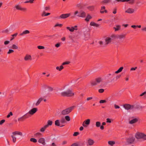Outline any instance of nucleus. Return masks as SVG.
<instances>
[{
  "instance_id": "nucleus-1",
  "label": "nucleus",
  "mask_w": 146,
  "mask_h": 146,
  "mask_svg": "<svg viewBox=\"0 0 146 146\" xmlns=\"http://www.w3.org/2000/svg\"><path fill=\"white\" fill-rule=\"evenodd\" d=\"M135 137L137 139H142L143 140H146V134L144 133L137 132L136 133Z\"/></svg>"
},
{
  "instance_id": "nucleus-2",
  "label": "nucleus",
  "mask_w": 146,
  "mask_h": 146,
  "mask_svg": "<svg viewBox=\"0 0 146 146\" xmlns=\"http://www.w3.org/2000/svg\"><path fill=\"white\" fill-rule=\"evenodd\" d=\"M16 135L22 136H23V134L22 132L19 131H16L13 132L11 137L12 139V141L14 143H15L16 142L17 138L16 137Z\"/></svg>"
},
{
  "instance_id": "nucleus-3",
  "label": "nucleus",
  "mask_w": 146,
  "mask_h": 146,
  "mask_svg": "<svg viewBox=\"0 0 146 146\" xmlns=\"http://www.w3.org/2000/svg\"><path fill=\"white\" fill-rule=\"evenodd\" d=\"M61 95L63 96L71 97L74 96V94L70 89H68L67 91L62 92Z\"/></svg>"
},
{
  "instance_id": "nucleus-4",
  "label": "nucleus",
  "mask_w": 146,
  "mask_h": 146,
  "mask_svg": "<svg viewBox=\"0 0 146 146\" xmlns=\"http://www.w3.org/2000/svg\"><path fill=\"white\" fill-rule=\"evenodd\" d=\"M115 36L114 35H112L110 36L106 37L105 38L104 45H107L111 43L112 40L115 38Z\"/></svg>"
},
{
  "instance_id": "nucleus-5",
  "label": "nucleus",
  "mask_w": 146,
  "mask_h": 146,
  "mask_svg": "<svg viewBox=\"0 0 146 146\" xmlns=\"http://www.w3.org/2000/svg\"><path fill=\"white\" fill-rule=\"evenodd\" d=\"M75 107L74 106H71L66 109L63 110L61 113L64 115L68 114Z\"/></svg>"
},
{
  "instance_id": "nucleus-6",
  "label": "nucleus",
  "mask_w": 146,
  "mask_h": 146,
  "mask_svg": "<svg viewBox=\"0 0 146 146\" xmlns=\"http://www.w3.org/2000/svg\"><path fill=\"white\" fill-rule=\"evenodd\" d=\"M95 141L90 138H88L86 140V144L87 146H92L94 145Z\"/></svg>"
},
{
  "instance_id": "nucleus-7",
  "label": "nucleus",
  "mask_w": 146,
  "mask_h": 146,
  "mask_svg": "<svg viewBox=\"0 0 146 146\" xmlns=\"http://www.w3.org/2000/svg\"><path fill=\"white\" fill-rule=\"evenodd\" d=\"M16 29L15 25L13 24L11 25L7 29L3 31L4 33H8L10 31H13Z\"/></svg>"
},
{
  "instance_id": "nucleus-8",
  "label": "nucleus",
  "mask_w": 146,
  "mask_h": 146,
  "mask_svg": "<svg viewBox=\"0 0 146 146\" xmlns=\"http://www.w3.org/2000/svg\"><path fill=\"white\" fill-rule=\"evenodd\" d=\"M90 120L89 119H87L84 121L82 124V125L84 127H86L90 125Z\"/></svg>"
},
{
  "instance_id": "nucleus-9",
  "label": "nucleus",
  "mask_w": 146,
  "mask_h": 146,
  "mask_svg": "<svg viewBox=\"0 0 146 146\" xmlns=\"http://www.w3.org/2000/svg\"><path fill=\"white\" fill-rule=\"evenodd\" d=\"M29 117V116H27V113H26L22 116L19 117L18 119V120L19 122L23 121L25 119Z\"/></svg>"
},
{
  "instance_id": "nucleus-10",
  "label": "nucleus",
  "mask_w": 146,
  "mask_h": 146,
  "mask_svg": "<svg viewBox=\"0 0 146 146\" xmlns=\"http://www.w3.org/2000/svg\"><path fill=\"white\" fill-rule=\"evenodd\" d=\"M38 108H33L30 110L28 113V114H29L31 115H32L38 111Z\"/></svg>"
},
{
  "instance_id": "nucleus-11",
  "label": "nucleus",
  "mask_w": 146,
  "mask_h": 146,
  "mask_svg": "<svg viewBox=\"0 0 146 146\" xmlns=\"http://www.w3.org/2000/svg\"><path fill=\"white\" fill-rule=\"evenodd\" d=\"M115 3L128 2L130 3H133L134 2V0H115Z\"/></svg>"
},
{
  "instance_id": "nucleus-12",
  "label": "nucleus",
  "mask_w": 146,
  "mask_h": 146,
  "mask_svg": "<svg viewBox=\"0 0 146 146\" xmlns=\"http://www.w3.org/2000/svg\"><path fill=\"white\" fill-rule=\"evenodd\" d=\"M86 13L85 11L82 10L80 11L79 17L84 18L86 17Z\"/></svg>"
},
{
  "instance_id": "nucleus-13",
  "label": "nucleus",
  "mask_w": 146,
  "mask_h": 146,
  "mask_svg": "<svg viewBox=\"0 0 146 146\" xmlns=\"http://www.w3.org/2000/svg\"><path fill=\"white\" fill-rule=\"evenodd\" d=\"M123 108L125 110H128L130 109H132L133 108V106H131L130 105L128 104H126L123 105Z\"/></svg>"
},
{
  "instance_id": "nucleus-14",
  "label": "nucleus",
  "mask_w": 146,
  "mask_h": 146,
  "mask_svg": "<svg viewBox=\"0 0 146 146\" xmlns=\"http://www.w3.org/2000/svg\"><path fill=\"white\" fill-rule=\"evenodd\" d=\"M100 12L101 14H103L104 13H108V11L106 9V7L105 6H101Z\"/></svg>"
},
{
  "instance_id": "nucleus-15",
  "label": "nucleus",
  "mask_w": 146,
  "mask_h": 146,
  "mask_svg": "<svg viewBox=\"0 0 146 146\" xmlns=\"http://www.w3.org/2000/svg\"><path fill=\"white\" fill-rule=\"evenodd\" d=\"M80 11L78 10H76L74 11L73 14V18H74L76 17H79V15Z\"/></svg>"
},
{
  "instance_id": "nucleus-16",
  "label": "nucleus",
  "mask_w": 146,
  "mask_h": 146,
  "mask_svg": "<svg viewBox=\"0 0 146 146\" xmlns=\"http://www.w3.org/2000/svg\"><path fill=\"white\" fill-rule=\"evenodd\" d=\"M77 26H75L74 27H66V29L68 30H69L70 32H73L74 30H77Z\"/></svg>"
},
{
  "instance_id": "nucleus-17",
  "label": "nucleus",
  "mask_w": 146,
  "mask_h": 146,
  "mask_svg": "<svg viewBox=\"0 0 146 146\" xmlns=\"http://www.w3.org/2000/svg\"><path fill=\"white\" fill-rule=\"evenodd\" d=\"M24 59L25 61H30L32 60V57L31 55L26 54L24 57Z\"/></svg>"
},
{
  "instance_id": "nucleus-18",
  "label": "nucleus",
  "mask_w": 146,
  "mask_h": 146,
  "mask_svg": "<svg viewBox=\"0 0 146 146\" xmlns=\"http://www.w3.org/2000/svg\"><path fill=\"white\" fill-rule=\"evenodd\" d=\"M135 12V10L134 9L131 8H129L128 9L125 11L126 13L129 14H132L133 13Z\"/></svg>"
},
{
  "instance_id": "nucleus-19",
  "label": "nucleus",
  "mask_w": 146,
  "mask_h": 146,
  "mask_svg": "<svg viewBox=\"0 0 146 146\" xmlns=\"http://www.w3.org/2000/svg\"><path fill=\"white\" fill-rule=\"evenodd\" d=\"M71 15L70 13L62 14L60 15V17L62 19H65L69 17Z\"/></svg>"
},
{
  "instance_id": "nucleus-20",
  "label": "nucleus",
  "mask_w": 146,
  "mask_h": 146,
  "mask_svg": "<svg viewBox=\"0 0 146 146\" xmlns=\"http://www.w3.org/2000/svg\"><path fill=\"white\" fill-rule=\"evenodd\" d=\"M15 8L17 10H25L26 9L25 8H23L21 7L19 5L16 4L15 6Z\"/></svg>"
},
{
  "instance_id": "nucleus-21",
  "label": "nucleus",
  "mask_w": 146,
  "mask_h": 146,
  "mask_svg": "<svg viewBox=\"0 0 146 146\" xmlns=\"http://www.w3.org/2000/svg\"><path fill=\"white\" fill-rule=\"evenodd\" d=\"M135 138L133 137H132L127 139V142L128 143L131 144L133 143L135 141Z\"/></svg>"
},
{
  "instance_id": "nucleus-22",
  "label": "nucleus",
  "mask_w": 146,
  "mask_h": 146,
  "mask_svg": "<svg viewBox=\"0 0 146 146\" xmlns=\"http://www.w3.org/2000/svg\"><path fill=\"white\" fill-rule=\"evenodd\" d=\"M44 99V97H41L40 98L37 100L35 103V105L36 106H38L41 102L42 100Z\"/></svg>"
},
{
  "instance_id": "nucleus-23",
  "label": "nucleus",
  "mask_w": 146,
  "mask_h": 146,
  "mask_svg": "<svg viewBox=\"0 0 146 146\" xmlns=\"http://www.w3.org/2000/svg\"><path fill=\"white\" fill-rule=\"evenodd\" d=\"M90 26H94L96 27H98L100 26L99 24L96 23L93 21H91L90 24Z\"/></svg>"
},
{
  "instance_id": "nucleus-24",
  "label": "nucleus",
  "mask_w": 146,
  "mask_h": 146,
  "mask_svg": "<svg viewBox=\"0 0 146 146\" xmlns=\"http://www.w3.org/2000/svg\"><path fill=\"white\" fill-rule=\"evenodd\" d=\"M38 142L43 145H45L46 144L45 142V140L43 138H39L38 141Z\"/></svg>"
},
{
  "instance_id": "nucleus-25",
  "label": "nucleus",
  "mask_w": 146,
  "mask_h": 146,
  "mask_svg": "<svg viewBox=\"0 0 146 146\" xmlns=\"http://www.w3.org/2000/svg\"><path fill=\"white\" fill-rule=\"evenodd\" d=\"M84 144L81 142H78L74 143L71 146H83Z\"/></svg>"
},
{
  "instance_id": "nucleus-26",
  "label": "nucleus",
  "mask_w": 146,
  "mask_h": 146,
  "mask_svg": "<svg viewBox=\"0 0 146 146\" xmlns=\"http://www.w3.org/2000/svg\"><path fill=\"white\" fill-rule=\"evenodd\" d=\"M113 29L115 31H119L121 29V26L119 25H115V27H113Z\"/></svg>"
},
{
  "instance_id": "nucleus-27",
  "label": "nucleus",
  "mask_w": 146,
  "mask_h": 146,
  "mask_svg": "<svg viewBox=\"0 0 146 146\" xmlns=\"http://www.w3.org/2000/svg\"><path fill=\"white\" fill-rule=\"evenodd\" d=\"M86 17L85 19V21L87 22H89L90 20L92 18V16L90 14H88L87 16Z\"/></svg>"
},
{
  "instance_id": "nucleus-28",
  "label": "nucleus",
  "mask_w": 146,
  "mask_h": 146,
  "mask_svg": "<svg viewBox=\"0 0 146 146\" xmlns=\"http://www.w3.org/2000/svg\"><path fill=\"white\" fill-rule=\"evenodd\" d=\"M30 33V31L28 30H25L22 32L20 34L21 36H23L25 35L28 34Z\"/></svg>"
},
{
  "instance_id": "nucleus-29",
  "label": "nucleus",
  "mask_w": 146,
  "mask_h": 146,
  "mask_svg": "<svg viewBox=\"0 0 146 146\" xmlns=\"http://www.w3.org/2000/svg\"><path fill=\"white\" fill-rule=\"evenodd\" d=\"M95 80L98 84L102 82L103 79L101 77H98L96 78Z\"/></svg>"
},
{
  "instance_id": "nucleus-30",
  "label": "nucleus",
  "mask_w": 146,
  "mask_h": 146,
  "mask_svg": "<svg viewBox=\"0 0 146 146\" xmlns=\"http://www.w3.org/2000/svg\"><path fill=\"white\" fill-rule=\"evenodd\" d=\"M47 128V127L44 125L40 128V131L42 133H43Z\"/></svg>"
},
{
  "instance_id": "nucleus-31",
  "label": "nucleus",
  "mask_w": 146,
  "mask_h": 146,
  "mask_svg": "<svg viewBox=\"0 0 146 146\" xmlns=\"http://www.w3.org/2000/svg\"><path fill=\"white\" fill-rule=\"evenodd\" d=\"M52 122L51 121L49 120L47 122V124L45 125L48 128L50 126H51L52 125Z\"/></svg>"
},
{
  "instance_id": "nucleus-32",
  "label": "nucleus",
  "mask_w": 146,
  "mask_h": 146,
  "mask_svg": "<svg viewBox=\"0 0 146 146\" xmlns=\"http://www.w3.org/2000/svg\"><path fill=\"white\" fill-rule=\"evenodd\" d=\"M137 121L138 119H137L135 118L130 121L129 122V123L130 124H132L136 122Z\"/></svg>"
},
{
  "instance_id": "nucleus-33",
  "label": "nucleus",
  "mask_w": 146,
  "mask_h": 146,
  "mask_svg": "<svg viewBox=\"0 0 146 146\" xmlns=\"http://www.w3.org/2000/svg\"><path fill=\"white\" fill-rule=\"evenodd\" d=\"M42 134L40 132H37L34 134L35 136L36 137L39 138L42 136Z\"/></svg>"
},
{
  "instance_id": "nucleus-34",
  "label": "nucleus",
  "mask_w": 146,
  "mask_h": 146,
  "mask_svg": "<svg viewBox=\"0 0 146 146\" xmlns=\"http://www.w3.org/2000/svg\"><path fill=\"white\" fill-rule=\"evenodd\" d=\"M95 7L94 6H90L87 7V8L89 10L92 11L94 10Z\"/></svg>"
},
{
  "instance_id": "nucleus-35",
  "label": "nucleus",
  "mask_w": 146,
  "mask_h": 146,
  "mask_svg": "<svg viewBox=\"0 0 146 146\" xmlns=\"http://www.w3.org/2000/svg\"><path fill=\"white\" fill-rule=\"evenodd\" d=\"M123 67H120L117 71L115 72L116 74H118L121 72L123 70Z\"/></svg>"
},
{
  "instance_id": "nucleus-36",
  "label": "nucleus",
  "mask_w": 146,
  "mask_h": 146,
  "mask_svg": "<svg viewBox=\"0 0 146 146\" xmlns=\"http://www.w3.org/2000/svg\"><path fill=\"white\" fill-rule=\"evenodd\" d=\"M56 69L59 71H61L64 68V67L62 65H61L60 67L57 66L56 68Z\"/></svg>"
},
{
  "instance_id": "nucleus-37",
  "label": "nucleus",
  "mask_w": 146,
  "mask_h": 146,
  "mask_svg": "<svg viewBox=\"0 0 146 146\" xmlns=\"http://www.w3.org/2000/svg\"><path fill=\"white\" fill-rule=\"evenodd\" d=\"M125 35L123 34H121L117 36V38L119 39H121L125 38Z\"/></svg>"
},
{
  "instance_id": "nucleus-38",
  "label": "nucleus",
  "mask_w": 146,
  "mask_h": 146,
  "mask_svg": "<svg viewBox=\"0 0 146 146\" xmlns=\"http://www.w3.org/2000/svg\"><path fill=\"white\" fill-rule=\"evenodd\" d=\"M90 84L92 86H96L98 84L96 81H92L90 82Z\"/></svg>"
},
{
  "instance_id": "nucleus-39",
  "label": "nucleus",
  "mask_w": 146,
  "mask_h": 146,
  "mask_svg": "<svg viewBox=\"0 0 146 146\" xmlns=\"http://www.w3.org/2000/svg\"><path fill=\"white\" fill-rule=\"evenodd\" d=\"M11 48L14 49H17L18 47L17 45L13 44L12 45Z\"/></svg>"
},
{
  "instance_id": "nucleus-40",
  "label": "nucleus",
  "mask_w": 146,
  "mask_h": 146,
  "mask_svg": "<svg viewBox=\"0 0 146 146\" xmlns=\"http://www.w3.org/2000/svg\"><path fill=\"white\" fill-rule=\"evenodd\" d=\"M101 123L100 121H97L96 122L95 125L97 127H99L100 126Z\"/></svg>"
},
{
  "instance_id": "nucleus-41",
  "label": "nucleus",
  "mask_w": 146,
  "mask_h": 146,
  "mask_svg": "<svg viewBox=\"0 0 146 146\" xmlns=\"http://www.w3.org/2000/svg\"><path fill=\"white\" fill-rule=\"evenodd\" d=\"M60 122L62 124H63L66 122L65 119L64 117H62L61 118L60 120Z\"/></svg>"
},
{
  "instance_id": "nucleus-42",
  "label": "nucleus",
  "mask_w": 146,
  "mask_h": 146,
  "mask_svg": "<svg viewBox=\"0 0 146 146\" xmlns=\"http://www.w3.org/2000/svg\"><path fill=\"white\" fill-rule=\"evenodd\" d=\"M55 124L56 126H59L60 125V121L58 120H56L55 121Z\"/></svg>"
},
{
  "instance_id": "nucleus-43",
  "label": "nucleus",
  "mask_w": 146,
  "mask_h": 146,
  "mask_svg": "<svg viewBox=\"0 0 146 146\" xmlns=\"http://www.w3.org/2000/svg\"><path fill=\"white\" fill-rule=\"evenodd\" d=\"M140 96H143V98H146V92H145L140 95Z\"/></svg>"
},
{
  "instance_id": "nucleus-44",
  "label": "nucleus",
  "mask_w": 146,
  "mask_h": 146,
  "mask_svg": "<svg viewBox=\"0 0 146 146\" xmlns=\"http://www.w3.org/2000/svg\"><path fill=\"white\" fill-rule=\"evenodd\" d=\"M65 120L67 121H69L70 120V118L69 116L66 115L64 117Z\"/></svg>"
},
{
  "instance_id": "nucleus-45",
  "label": "nucleus",
  "mask_w": 146,
  "mask_h": 146,
  "mask_svg": "<svg viewBox=\"0 0 146 146\" xmlns=\"http://www.w3.org/2000/svg\"><path fill=\"white\" fill-rule=\"evenodd\" d=\"M115 143V142L113 141H109L108 142V144L111 146H113Z\"/></svg>"
},
{
  "instance_id": "nucleus-46",
  "label": "nucleus",
  "mask_w": 146,
  "mask_h": 146,
  "mask_svg": "<svg viewBox=\"0 0 146 146\" xmlns=\"http://www.w3.org/2000/svg\"><path fill=\"white\" fill-rule=\"evenodd\" d=\"M50 15V13H46L45 12H43L42 14V16H43L46 17V16H47L48 15Z\"/></svg>"
},
{
  "instance_id": "nucleus-47",
  "label": "nucleus",
  "mask_w": 146,
  "mask_h": 146,
  "mask_svg": "<svg viewBox=\"0 0 146 146\" xmlns=\"http://www.w3.org/2000/svg\"><path fill=\"white\" fill-rule=\"evenodd\" d=\"M62 24H59L58 23H56L54 26V27H61L62 26Z\"/></svg>"
},
{
  "instance_id": "nucleus-48",
  "label": "nucleus",
  "mask_w": 146,
  "mask_h": 146,
  "mask_svg": "<svg viewBox=\"0 0 146 146\" xmlns=\"http://www.w3.org/2000/svg\"><path fill=\"white\" fill-rule=\"evenodd\" d=\"M30 141L31 142H33V143H36L37 142V140L35 138H31L30 139Z\"/></svg>"
},
{
  "instance_id": "nucleus-49",
  "label": "nucleus",
  "mask_w": 146,
  "mask_h": 146,
  "mask_svg": "<svg viewBox=\"0 0 146 146\" xmlns=\"http://www.w3.org/2000/svg\"><path fill=\"white\" fill-rule=\"evenodd\" d=\"M111 0H104L102 1L103 3L107 4L110 2Z\"/></svg>"
},
{
  "instance_id": "nucleus-50",
  "label": "nucleus",
  "mask_w": 146,
  "mask_h": 146,
  "mask_svg": "<svg viewBox=\"0 0 146 146\" xmlns=\"http://www.w3.org/2000/svg\"><path fill=\"white\" fill-rule=\"evenodd\" d=\"M37 47L39 49H45V47L42 46H38Z\"/></svg>"
},
{
  "instance_id": "nucleus-51",
  "label": "nucleus",
  "mask_w": 146,
  "mask_h": 146,
  "mask_svg": "<svg viewBox=\"0 0 146 146\" xmlns=\"http://www.w3.org/2000/svg\"><path fill=\"white\" fill-rule=\"evenodd\" d=\"M99 43L100 45L102 46L106 45H104V43L103 41L101 40L99 41Z\"/></svg>"
},
{
  "instance_id": "nucleus-52",
  "label": "nucleus",
  "mask_w": 146,
  "mask_h": 146,
  "mask_svg": "<svg viewBox=\"0 0 146 146\" xmlns=\"http://www.w3.org/2000/svg\"><path fill=\"white\" fill-rule=\"evenodd\" d=\"M14 52V51L13 50L10 49L9 50V51L7 52V54H9L13 52Z\"/></svg>"
},
{
  "instance_id": "nucleus-53",
  "label": "nucleus",
  "mask_w": 146,
  "mask_h": 146,
  "mask_svg": "<svg viewBox=\"0 0 146 146\" xmlns=\"http://www.w3.org/2000/svg\"><path fill=\"white\" fill-rule=\"evenodd\" d=\"M61 44V43H60V42L58 43L55 44V46L56 48H58L60 46Z\"/></svg>"
},
{
  "instance_id": "nucleus-54",
  "label": "nucleus",
  "mask_w": 146,
  "mask_h": 146,
  "mask_svg": "<svg viewBox=\"0 0 146 146\" xmlns=\"http://www.w3.org/2000/svg\"><path fill=\"white\" fill-rule=\"evenodd\" d=\"M70 62L69 61H66L63 62L62 64V65H63L66 64H70Z\"/></svg>"
},
{
  "instance_id": "nucleus-55",
  "label": "nucleus",
  "mask_w": 146,
  "mask_h": 146,
  "mask_svg": "<svg viewBox=\"0 0 146 146\" xmlns=\"http://www.w3.org/2000/svg\"><path fill=\"white\" fill-rule=\"evenodd\" d=\"M99 102L100 104H103L106 102V101L105 100H101Z\"/></svg>"
},
{
  "instance_id": "nucleus-56",
  "label": "nucleus",
  "mask_w": 146,
  "mask_h": 146,
  "mask_svg": "<svg viewBox=\"0 0 146 146\" xmlns=\"http://www.w3.org/2000/svg\"><path fill=\"white\" fill-rule=\"evenodd\" d=\"M104 89H100L99 90L98 92L99 93H102L104 92Z\"/></svg>"
},
{
  "instance_id": "nucleus-57",
  "label": "nucleus",
  "mask_w": 146,
  "mask_h": 146,
  "mask_svg": "<svg viewBox=\"0 0 146 146\" xmlns=\"http://www.w3.org/2000/svg\"><path fill=\"white\" fill-rule=\"evenodd\" d=\"M13 115V113L11 112H10L9 114L7 115V117L9 118L11 116H12Z\"/></svg>"
},
{
  "instance_id": "nucleus-58",
  "label": "nucleus",
  "mask_w": 146,
  "mask_h": 146,
  "mask_svg": "<svg viewBox=\"0 0 146 146\" xmlns=\"http://www.w3.org/2000/svg\"><path fill=\"white\" fill-rule=\"evenodd\" d=\"M106 120L107 123H111V119L109 118H107Z\"/></svg>"
},
{
  "instance_id": "nucleus-59",
  "label": "nucleus",
  "mask_w": 146,
  "mask_h": 146,
  "mask_svg": "<svg viewBox=\"0 0 146 146\" xmlns=\"http://www.w3.org/2000/svg\"><path fill=\"white\" fill-rule=\"evenodd\" d=\"M141 30L143 31L146 32V27H143L142 28Z\"/></svg>"
},
{
  "instance_id": "nucleus-60",
  "label": "nucleus",
  "mask_w": 146,
  "mask_h": 146,
  "mask_svg": "<svg viewBox=\"0 0 146 146\" xmlns=\"http://www.w3.org/2000/svg\"><path fill=\"white\" fill-rule=\"evenodd\" d=\"M79 134V133L78 132H75L74 133L73 135L74 136H76Z\"/></svg>"
},
{
  "instance_id": "nucleus-61",
  "label": "nucleus",
  "mask_w": 146,
  "mask_h": 146,
  "mask_svg": "<svg viewBox=\"0 0 146 146\" xmlns=\"http://www.w3.org/2000/svg\"><path fill=\"white\" fill-rule=\"evenodd\" d=\"M114 107L115 109H119L120 108V107L118 105L115 104L114 105Z\"/></svg>"
},
{
  "instance_id": "nucleus-62",
  "label": "nucleus",
  "mask_w": 146,
  "mask_h": 146,
  "mask_svg": "<svg viewBox=\"0 0 146 146\" xmlns=\"http://www.w3.org/2000/svg\"><path fill=\"white\" fill-rule=\"evenodd\" d=\"M5 120L4 119H2L0 121V125H2L5 122Z\"/></svg>"
},
{
  "instance_id": "nucleus-63",
  "label": "nucleus",
  "mask_w": 146,
  "mask_h": 146,
  "mask_svg": "<svg viewBox=\"0 0 146 146\" xmlns=\"http://www.w3.org/2000/svg\"><path fill=\"white\" fill-rule=\"evenodd\" d=\"M50 9V7H46L44 8V9L45 11H47Z\"/></svg>"
},
{
  "instance_id": "nucleus-64",
  "label": "nucleus",
  "mask_w": 146,
  "mask_h": 146,
  "mask_svg": "<svg viewBox=\"0 0 146 146\" xmlns=\"http://www.w3.org/2000/svg\"><path fill=\"white\" fill-rule=\"evenodd\" d=\"M48 89L49 91H51L53 90V88L50 87H48Z\"/></svg>"
}]
</instances>
